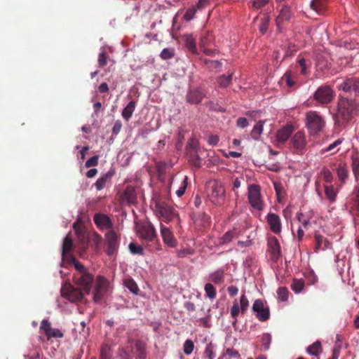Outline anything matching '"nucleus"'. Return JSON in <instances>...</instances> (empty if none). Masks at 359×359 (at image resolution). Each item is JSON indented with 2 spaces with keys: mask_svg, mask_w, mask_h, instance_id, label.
Returning a JSON list of instances; mask_svg holds the SVG:
<instances>
[{
  "mask_svg": "<svg viewBox=\"0 0 359 359\" xmlns=\"http://www.w3.org/2000/svg\"><path fill=\"white\" fill-rule=\"evenodd\" d=\"M71 263L74 265L76 272L74 274L75 284L85 292L89 293L94 280L93 275L81 263L73 256L71 257Z\"/></svg>",
  "mask_w": 359,
  "mask_h": 359,
  "instance_id": "f257e3e1",
  "label": "nucleus"
},
{
  "mask_svg": "<svg viewBox=\"0 0 359 359\" xmlns=\"http://www.w3.org/2000/svg\"><path fill=\"white\" fill-rule=\"evenodd\" d=\"M359 114V104L355 100L340 97L337 105L336 118L338 123H347Z\"/></svg>",
  "mask_w": 359,
  "mask_h": 359,
  "instance_id": "f03ea898",
  "label": "nucleus"
},
{
  "mask_svg": "<svg viewBox=\"0 0 359 359\" xmlns=\"http://www.w3.org/2000/svg\"><path fill=\"white\" fill-rule=\"evenodd\" d=\"M208 196L215 205H222L225 201V189L218 180H211L207 184Z\"/></svg>",
  "mask_w": 359,
  "mask_h": 359,
  "instance_id": "7ed1b4c3",
  "label": "nucleus"
},
{
  "mask_svg": "<svg viewBox=\"0 0 359 359\" xmlns=\"http://www.w3.org/2000/svg\"><path fill=\"white\" fill-rule=\"evenodd\" d=\"M325 126L323 118L316 111H310L306 115V126L311 135H317Z\"/></svg>",
  "mask_w": 359,
  "mask_h": 359,
  "instance_id": "20e7f679",
  "label": "nucleus"
},
{
  "mask_svg": "<svg viewBox=\"0 0 359 359\" xmlns=\"http://www.w3.org/2000/svg\"><path fill=\"white\" fill-rule=\"evenodd\" d=\"M248 199L250 205L257 210L264 209V202L261 196V187L257 184H251L248 187Z\"/></svg>",
  "mask_w": 359,
  "mask_h": 359,
  "instance_id": "39448f33",
  "label": "nucleus"
},
{
  "mask_svg": "<svg viewBox=\"0 0 359 359\" xmlns=\"http://www.w3.org/2000/svg\"><path fill=\"white\" fill-rule=\"evenodd\" d=\"M313 97L318 104L325 106L333 101L335 93L329 86H321L317 88Z\"/></svg>",
  "mask_w": 359,
  "mask_h": 359,
  "instance_id": "423d86ee",
  "label": "nucleus"
},
{
  "mask_svg": "<svg viewBox=\"0 0 359 359\" xmlns=\"http://www.w3.org/2000/svg\"><path fill=\"white\" fill-rule=\"evenodd\" d=\"M83 290L79 287L76 288L70 283H65L61 287V294L71 302H76L83 299L85 294Z\"/></svg>",
  "mask_w": 359,
  "mask_h": 359,
  "instance_id": "0eeeda50",
  "label": "nucleus"
},
{
  "mask_svg": "<svg viewBox=\"0 0 359 359\" xmlns=\"http://www.w3.org/2000/svg\"><path fill=\"white\" fill-rule=\"evenodd\" d=\"M338 88L351 95H359V79L355 77L346 78L338 84Z\"/></svg>",
  "mask_w": 359,
  "mask_h": 359,
  "instance_id": "6e6552de",
  "label": "nucleus"
},
{
  "mask_svg": "<svg viewBox=\"0 0 359 359\" xmlns=\"http://www.w3.org/2000/svg\"><path fill=\"white\" fill-rule=\"evenodd\" d=\"M291 149L293 152L302 154L305 151L306 140L305 133L302 131H297L292 136L290 140Z\"/></svg>",
  "mask_w": 359,
  "mask_h": 359,
  "instance_id": "1a4fd4ad",
  "label": "nucleus"
},
{
  "mask_svg": "<svg viewBox=\"0 0 359 359\" xmlns=\"http://www.w3.org/2000/svg\"><path fill=\"white\" fill-rule=\"evenodd\" d=\"M248 307L249 301L245 294L243 293L240 298V302L238 303L237 302H234L231 309V316L233 318V322L232 323L233 325H236L237 323V317L239 312L241 311L242 314L245 313Z\"/></svg>",
  "mask_w": 359,
  "mask_h": 359,
  "instance_id": "9d476101",
  "label": "nucleus"
},
{
  "mask_svg": "<svg viewBox=\"0 0 359 359\" xmlns=\"http://www.w3.org/2000/svg\"><path fill=\"white\" fill-rule=\"evenodd\" d=\"M252 310L256 314L257 318L261 322L266 321L270 318L269 308L264 305L262 299H258L254 302Z\"/></svg>",
  "mask_w": 359,
  "mask_h": 359,
  "instance_id": "9b49d317",
  "label": "nucleus"
},
{
  "mask_svg": "<svg viewBox=\"0 0 359 359\" xmlns=\"http://www.w3.org/2000/svg\"><path fill=\"white\" fill-rule=\"evenodd\" d=\"M155 210L157 214L163 217L167 222L172 220L174 217L177 216L175 210L163 202L156 201L155 203Z\"/></svg>",
  "mask_w": 359,
  "mask_h": 359,
  "instance_id": "f8f14e48",
  "label": "nucleus"
},
{
  "mask_svg": "<svg viewBox=\"0 0 359 359\" xmlns=\"http://www.w3.org/2000/svg\"><path fill=\"white\" fill-rule=\"evenodd\" d=\"M206 97V92L201 88L190 89L186 96L187 101L191 104H198Z\"/></svg>",
  "mask_w": 359,
  "mask_h": 359,
  "instance_id": "ddd939ff",
  "label": "nucleus"
},
{
  "mask_svg": "<svg viewBox=\"0 0 359 359\" xmlns=\"http://www.w3.org/2000/svg\"><path fill=\"white\" fill-rule=\"evenodd\" d=\"M140 237L147 242H151L156 236V231L151 223H146L141 225L138 229Z\"/></svg>",
  "mask_w": 359,
  "mask_h": 359,
  "instance_id": "4468645a",
  "label": "nucleus"
},
{
  "mask_svg": "<svg viewBox=\"0 0 359 359\" xmlns=\"http://www.w3.org/2000/svg\"><path fill=\"white\" fill-rule=\"evenodd\" d=\"M107 241L106 252L108 255H112L117 250L118 245V236L114 230H109L105 234Z\"/></svg>",
  "mask_w": 359,
  "mask_h": 359,
  "instance_id": "2eb2a0df",
  "label": "nucleus"
},
{
  "mask_svg": "<svg viewBox=\"0 0 359 359\" xmlns=\"http://www.w3.org/2000/svg\"><path fill=\"white\" fill-rule=\"evenodd\" d=\"M266 219L271 231L276 234H280L282 231V224L280 217L275 213L269 212L266 215Z\"/></svg>",
  "mask_w": 359,
  "mask_h": 359,
  "instance_id": "dca6fc26",
  "label": "nucleus"
},
{
  "mask_svg": "<svg viewBox=\"0 0 359 359\" xmlns=\"http://www.w3.org/2000/svg\"><path fill=\"white\" fill-rule=\"evenodd\" d=\"M93 220L96 226L101 230L112 228V222L106 215L97 213L94 215Z\"/></svg>",
  "mask_w": 359,
  "mask_h": 359,
  "instance_id": "f3484780",
  "label": "nucleus"
},
{
  "mask_svg": "<svg viewBox=\"0 0 359 359\" xmlns=\"http://www.w3.org/2000/svg\"><path fill=\"white\" fill-rule=\"evenodd\" d=\"M161 234L163 241L166 245L172 248L177 245V241L175 238L172 233L163 224L161 225Z\"/></svg>",
  "mask_w": 359,
  "mask_h": 359,
  "instance_id": "a211bd4d",
  "label": "nucleus"
},
{
  "mask_svg": "<svg viewBox=\"0 0 359 359\" xmlns=\"http://www.w3.org/2000/svg\"><path fill=\"white\" fill-rule=\"evenodd\" d=\"M294 131V127L292 125H286L277 131L276 138L278 143H285L290 137Z\"/></svg>",
  "mask_w": 359,
  "mask_h": 359,
  "instance_id": "6ab92c4d",
  "label": "nucleus"
},
{
  "mask_svg": "<svg viewBox=\"0 0 359 359\" xmlns=\"http://www.w3.org/2000/svg\"><path fill=\"white\" fill-rule=\"evenodd\" d=\"M267 245L272 258L278 259L280 255V246L278 239L275 236L269 238Z\"/></svg>",
  "mask_w": 359,
  "mask_h": 359,
  "instance_id": "aec40b11",
  "label": "nucleus"
},
{
  "mask_svg": "<svg viewBox=\"0 0 359 359\" xmlns=\"http://www.w3.org/2000/svg\"><path fill=\"white\" fill-rule=\"evenodd\" d=\"M114 175V170H109L106 173L102 175L94 184L96 189L100 191L103 189L108 183L111 182V180Z\"/></svg>",
  "mask_w": 359,
  "mask_h": 359,
  "instance_id": "412c9836",
  "label": "nucleus"
},
{
  "mask_svg": "<svg viewBox=\"0 0 359 359\" xmlns=\"http://www.w3.org/2000/svg\"><path fill=\"white\" fill-rule=\"evenodd\" d=\"M291 16L292 13L290 8L288 6L284 5L276 19L278 28L280 29L281 24L285 21L289 20L291 18Z\"/></svg>",
  "mask_w": 359,
  "mask_h": 359,
  "instance_id": "4be33fe9",
  "label": "nucleus"
},
{
  "mask_svg": "<svg viewBox=\"0 0 359 359\" xmlns=\"http://www.w3.org/2000/svg\"><path fill=\"white\" fill-rule=\"evenodd\" d=\"M316 246L315 252H317L319 250H325L331 247L330 242L323 236L316 233L315 234Z\"/></svg>",
  "mask_w": 359,
  "mask_h": 359,
  "instance_id": "5701e85b",
  "label": "nucleus"
},
{
  "mask_svg": "<svg viewBox=\"0 0 359 359\" xmlns=\"http://www.w3.org/2000/svg\"><path fill=\"white\" fill-rule=\"evenodd\" d=\"M185 47L192 54L198 55V52L196 48V39L192 34H184L182 36Z\"/></svg>",
  "mask_w": 359,
  "mask_h": 359,
  "instance_id": "b1692460",
  "label": "nucleus"
},
{
  "mask_svg": "<svg viewBox=\"0 0 359 359\" xmlns=\"http://www.w3.org/2000/svg\"><path fill=\"white\" fill-rule=\"evenodd\" d=\"M122 198L123 201L128 204L135 203L137 196L135 188L132 186H128L123 194Z\"/></svg>",
  "mask_w": 359,
  "mask_h": 359,
  "instance_id": "393cba45",
  "label": "nucleus"
},
{
  "mask_svg": "<svg viewBox=\"0 0 359 359\" xmlns=\"http://www.w3.org/2000/svg\"><path fill=\"white\" fill-rule=\"evenodd\" d=\"M134 347L137 354L136 359L147 358V346L145 342L142 340H135Z\"/></svg>",
  "mask_w": 359,
  "mask_h": 359,
  "instance_id": "a878e982",
  "label": "nucleus"
},
{
  "mask_svg": "<svg viewBox=\"0 0 359 359\" xmlns=\"http://www.w3.org/2000/svg\"><path fill=\"white\" fill-rule=\"evenodd\" d=\"M336 172L339 180L344 184L348 177V169L346 163H340L336 169Z\"/></svg>",
  "mask_w": 359,
  "mask_h": 359,
  "instance_id": "bb28decb",
  "label": "nucleus"
},
{
  "mask_svg": "<svg viewBox=\"0 0 359 359\" xmlns=\"http://www.w3.org/2000/svg\"><path fill=\"white\" fill-rule=\"evenodd\" d=\"M199 151H191L187 153L189 162L195 168H201L202 165V158L198 155Z\"/></svg>",
  "mask_w": 359,
  "mask_h": 359,
  "instance_id": "cd10ccee",
  "label": "nucleus"
},
{
  "mask_svg": "<svg viewBox=\"0 0 359 359\" xmlns=\"http://www.w3.org/2000/svg\"><path fill=\"white\" fill-rule=\"evenodd\" d=\"M136 107V102L131 100L122 110L121 115L123 118L128 121L132 116Z\"/></svg>",
  "mask_w": 359,
  "mask_h": 359,
  "instance_id": "c85d7f7f",
  "label": "nucleus"
},
{
  "mask_svg": "<svg viewBox=\"0 0 359 359\" xmlns=\"http://www.w3.org/2000/svg\"><path fill=\"white\" fill-rule=\"evenodd\" d=\"M233 77V73L229 72L228 74H222L217 78L216 82L219 88H226L231 83Z\"/></svg>",
  "mask_w": 359,
  "mask_h": 359,
  "instance_id": "c756f323",
  "label": "nucleus"
},
{
  "mask_svg": "<svg viewBox=\"0 0 359 359\" xmlns=\"http://www.w3.org/2000/svg\"><path fill=\"white\" fill-rule=\"evenodd\" d=\"M201 147L198 140L193 135L188 141L186 146V152L200 151Z\"/></svg>",
  "mask_w": 359,
  "mask_h": 359,
  "instance_id": "7c9ffc66",
  "label": "nucleus"
},
{
  "mask_svg": "<svg viewBox=\"0 0 359 359\" xmlns=\"http://www.w3.org/2000/svg\"><path fill=\"white\" fill-rule=\"evenodd\" d=\"M343 141H344V139H342V138H339V139L336 140L334 142L330 144L329 146L321 150L320 153L322 154H325L326 152H330V154H334L337 153L339 150L338 147L341 144Z\"/></svg>",
  "mask_w": 359,
  "mask_h": 359,
  "instance_id": "2f4dec72",
  "label": "nucleus"
},
{
  "mask_svg": "<svg viewBox=\"0 0 359 359\" xmlns=\"http://www.w3.org/2000/svg\"><path fill=\"white\" fill-rule=\"evenodd\" d=\"M224 271L219 269L210 274V280L215 284H219L223 282Z\"/></svg>",
  "mask_w": 359,
  "mask_h": 359,
  "instance_id": "473e14b6",
  "label": "nucleus"
},
{
  "mask_svg": "<svg viewBox=\"0 0 359 359\" xmlns=\"http://www.w3.org/2000/svg\"><path fill=\"white\" fill-rule=\"evenodd\" d=\"M297 218L298 221L301 223L302 227L305 229H307L309 226L311 224V215L309 214H304L302 212L297 213Z\"/></svg>",
  "mask_w": 359,
  "mask_h": 359,
  "instance_id": "72a5a7b5",
  "label": "nucleus"
},
{
  "mask_svg": "<svg viewBox=\"0 0 359 359\" xmlns=\"http://www.w3.org/2000/svg\"><path fill=\"white\" fill-rule=\"evenodd\" d=\"M305 283L304 280L302 278H294L292 283L291 284V289L292 291L299 294L303 291L304 288Z\"/></svg>",
  "mask_w": 359,
  "mask_h": 359,
  "instance_id": "f704fd0d",
  "label": "nucleus"
},
{
  "mask_svg": "<svg viewBox=\"0 0 359 359\" xmlns=\"http://www.w3.org/2000/svg\"><path fill=\"white\" fill-rule=\"evenodd\" d=\"M123 284L124 286L127 287L133 294H137L139 293V287L133 278L125 279Z\"/></svg>",
  "mask_w": 359,
  "mask_h": 359,
  "instance_id": "c9c22d12",
  "label": "nucleus"
},
{
  "mask_svg": "<svg viewBox=\"0 0 359 359\" xmlns=\"http://www.w3.org/2000/svg\"><path fill=\"white\" fill-rule=\"evenodd\" d=\"M265 121H259L256 123V125L253 127L251 131V136L254 140H258L259 136L261 135L263 131V127Z\"/></svg>",
  "mask_w": 359,
  "mask_h": 359,
  "instance_id": "e433bc0d",
  "label": "nucleus"
},
{
  "mask_svg": "<svg viewBox=\"0 0 359 359\" xmlns=\"http://www.w3.org/2000/svg\"><path fill=\"white\" fill-rule=\"evenodd\" d=\"M73 242L69 234L67 235L63 240L62 247V255L68 254L72 249Z\"/></svg>",
  "mask_w": 359,
  "mask_h": 359,
  "instance_id": "4c0bfd02",
  "label": "nucleus"
},
{
  "mask_svg": "<svg viewBox=\"0 0 359 359\" xmlns=\"http://www.w3.org/2000/svg\"><path fill=\"white\" fill-rule=\"evenodd\" d=\"M320 351L321 344L319 341H315L313 344L310 345L306 349V351L309 354L314 356L318 355Z\"/></svg>",
  "mask_w": 359,
  "mask_h": 359,
  "instance_id": "58836bf2",
  "label": "nucleus"
},
{
  "mask_svg": "<svg viewBox=\"0 0 359 359\" xmlns=\"http://www.w3.org/2000/svg\"><path fill=\"white\" fill-rule=\"evenodd\" d=\"M236 235V232L234 230L229 231L226 232L222 237L219 239L220 245H226L230 243Z\"/></svg>",
  "mask_w": 359,
  "mask_h": 359,
  "instance_id": "ea45409f",
  "label": "nucleus"
},
{
  "mask_svg": "<svg viewBox=\"0 0 359 359\" xmlns=\"http://www.w3.org/2000/svg\"><path fill=\"white\" fill-rule=\"evenodd\" d=\"M215 348L216 346L212 342L208 343L204 351V356L208 358V359H214L215 356Z\"/></svg>",
  "mask_w": 359,
  "mask_h": 359,
  "instance_id": "a19ab883",
  "label": "nucleus"
},
{
  "mask_svg": "<svg viewBox=\"0 0 359 359\" xmlns=\"http://www.w3.org/2000/svg\"><path fill=\"white\" fill-rule=\"evenodd\" d=\"M204 63L211 70L215 69L217 72H220L222 69V63L219 60H210L205 59Z\"/></svg>",
  "mask_w": 359,
  "mask_h": 359,
  "instance_id": "79ce46f5",
  "label": "nucleus"
},
{
  "mask_svg": "<svg viewBox=\"0 0 359 359\" xmlns=\"http://www.w3.org/2000/svg\"><path fill=\"white\" fill-rule=\"evenodd\" d=\"M325 194L330 201H335L337 197V192L335 191L333 186H325Z\"/></svg>",
  "mask_w": 359,
  "mask_h": 359,
  "instance_id": "37998d69",
  "label": "nucleus"
},
{
  "mask_svg": "<svg viewBox=\"0 0 359 359\" xmlns=\"http://www.w3.org/2000/svg\"><path fill=\"white\" fill-rule=\"evenodd\" d=\"M205 296L210 299H213L216 297V290L211 283H206L204 287Z\"/></svg>",
  "mask_w": 359,
  "mask_h": 359,
  "instance_id": "c03bdc74",
  "label": "nucleus"
},
{
  "mask_svg": "<svg viewBox=\"0 0 359 359\" xmlns=\"http://www.w3.org/2000/svg\"><path fill=\"white\" fill-rule=\"evenodd\" d=\"M352 172L354 175L356 181L359 180V158L352 157L351 163Z\"/></svg>",
  "mask_w": 359,
  "mask_h": 359,
  "instance_id": "a18cd8bd",
  "label": "nucleus"
},
{
  "mask_svg": "<svg viewBox=\"0 0 359 359\" xmlns=\"http://www.w3.org/2000/svg\"><path fill=\"white\" fill-rule=\"evenodd\" d=\"M288 294L289 292L286 287H280L277 290L278 299L280 302H286Z\"/></svg>",
  "mask_w": 359,
  "mask_h": 359,
  "instance_id": "49530a36",
  "label": "nucleus"
},
{
  "mask_svg": "<svg viewBox=\"0 0 359 359\" xmlns=\"http://www.w3.org/2000/svg\"><path fill=\"white\" fill-rule=\"evenodd\" d=\"M270 22V16L269 14H264L262 18L259 25V31L264 34L266 32Z\"/></svg>",
  "mask_w": 359,
  "mask_h": 359,
  "instance_id": "de8ad7c7",
  "label": "nucleus"
},
{
  "mask_svg": "<svg viewBox=\"0 0 359 359\" xmlns=\"http://www.w3.org/2000/svg\"><path fill=\"white\" fill-rule=\"evenodd\" d=\"M103 285L100 280L96 285L95 292L94 293L93 299L95 302L99 303L102 298Z\"/></svg>",
  "mask_w": 359,
  "mask_h": 359,
  "instance_id": "09e8293b",
  "label": "nucleus"
},
{
  "mask_svg": "<svg viewBox=\"0 0 359 359\" xmlns=\"http://www.w3.org/2000/svg\"><path fill=\"white\" fill-rule=\"evenodd\" d=\"M197 9L198 8L195 6L188 8L184 15V19L187 22L193 20L195 17Z\"/></svg>",
  "mask_w": 359,
  "mask_h": 359,
  "instance_id": "8fccbe9b",
  "label": "nucleus"
},
{
  "mask_svg": "<svg viewBox=\"0 0 359 359\" xmlns=\"http://www.w3.org/2000/svg\"><path fill=\"white\" fill-rule=\"evenodd\" d=\"M107 58L108 55L107 52L104 50H101V52L99 53L97 59L98 67L100 68H102L106 66L107 63Z\"/></svg>",
  "mask_w": 359,
  "mask_h": 359,
  "instance_id": "3c124183",
  "label": "nucleus"
},
{
  "mask_svg": "<svg viewBox=\"0 0 359 359\" xmlns=\"http://www.w3.org/2000/svg\"><path fill=\"white\" fill-rule=\"evenodd\" d=\"M174 55L175 52L172 48H164L160 53L161 58L164 60L171 59Z\"/></svg>",
  "mask_w": 359,
  "mask_h": 359,
  "instance_id": "603ef678",
  "label": "nucleus"
},
{
  "mask_svg": "<svg viewBox=\"0 0 359 359\" xmlns=\"http://www.w3.org/2000/svg\"><path fill=\"white\" fill-rule=\"evenodd\" d=\"M129 250L133 255H144V250L142 246L137 245L133 243H130L128 245Z\"/></svg>",
  "mask_w": 359,
  "mask_h": 359,
  "instance_id": "864d4df0",
  "label": "nucleus"
},
{
  "mask_svg": "<svg viewBox=\"0 0 359 359\" xmlns=\"http://www.w3.org/2000/svg\"><path fill=\"white\" fill-rule=\"evenodd\" d=\"M271 342V335L269 333H264L262 337V344L265 351L270 348Z\"/></svg>",
  "mask_w": 359,
  "mask_h": 359,
  "instance_id": "5fc2aeb1",
  "label": "nucleus"
},
{
  "mask_svg": "<svg viewBox=\"0 0 359 359\" xmlns=\"http://www.w3.org/2000/svg\"><path fill=\"white\" fill-rule=\"evenodd\" d=\"M320 175L326 182L330 183L332 182L333 175L328 168L324 167L320 171Z\"/></svg>",
  "mask_w": 359,
  "mask_h": 359,
  "instance_id": "6e6d98bb",
  "label": "nucleus"
},
{
  "mask_svg": "<svg viewBox=\"0 0 359 359\" xmlns=\"http://www.w3.org/2000/svg\"><path fill=\"white\" fill-rule=\"evenodd\" d=\"M64 336L63 333L57 328H50V331L46 334L47 338H62Z\"/></svg>",
  "mask_w": 359,
  "mask_h": 359,
  "instance_id": "4d7b16f0",
  "label": "nucleus"
},
{
  "mask_svg": "<svg viewBox=\"0 0 359 359\" xmlns=\"http://www.w3.org/2000/svg\"><path fill=\"white\" fill-rule=\"evenodd\" d=\"M194 345L191 340L187 339L184 343V352L186 355H190L194 351Z\"/></svg>",
  "mask_w": 359,
  "mask_h": 359,
  "instance_id": "13d9d810",
  "label": "nucleus"
},
{
  "mask_svg": "<svg viewBox=\"0 0 359 359\" xmlns=\"http://www.w3.org/2000/svg\"><path fill=\"white\" fill-rule=\"evenodd\" d=\"M223 357H226V359H232L233 358H238L240 357L239 353L233 348H227Z\"/></svg>",
  "mask_w": 359,
  "mask_h": 359,
  "instance_id": "bf43d9fd",
  "label": "nucleus"
},
{
  "mask_svg": "<svg viewBox=\"0 0 359 359\" xmlns=\"http://www.w3.org/2000/svg\"><path fill=\"white\" fill-rule=\"evenodd\" d=\"M282 80L285 81L289 87H292L294 85V81L292 80V74L290 70L284 74Z\"/></svg>",
  "mask_w": 359,
  "mask_h": 359,
  "instance_id": "052dcab7",
  "label": "nucleus"
},
{
  "mask_svg": "<svg viewBox=\"0 0 359 359\" xmlns=\"http://www.w3.org/2000/svg\"><path fill=\"white\" fill-rule=\"evenodd\" d=\"M270 0H251L252 6L255 9H261L264 6H265L267 4H269Z\"/></svg>",
  "mask_w": 359,
  "mask_h": 359,
  "instance_id": "680f3d73",
  "label": "nucleus"
},
{
  "mask_svg": "<svg viewBox=\"0 0 359 359\" xmlns=\"http://www.w3.org/2000/svg\"><path fill=\"white\" fill-rule=\"evenodd\" d=\"M187 180H188V177L187 176L184 177L183 181H182V183L181 184V186L180 187V188L176 191V194L178 197H181L182 196L184 193H185V191L187 189Z\"/></svg>",
  "mask_w": 359,
  "mask_h": 359,
  "instance_id": "e2e57ef3",
  "label": "nucleus"
},
{
  "mask_svg": "<svg viewBox=\"0 0 359 359\" xmlns=\"http://www.w3.org/2000/svg\"><path fill=\"white\" fill-rule=\"evenodd\" d=\"M324 1L323 0H312L311 1V7L316 12H320L323 8Z\"/></svg>",
  "mask_w": 359,
  "mask_h": 359,
  "instance_id": "0e129e2a",
  "label": "nucleus"
},
{
  "mask_svg": "<svg viewBox=\"0 0 359 359\" xmlns=\"http://www.w3.org/2000/svg\"><path fill=\"white\" fill-rule=\"evenodd\" d=\"M100 359H111V351L107 346L102 348Z\"/></svg>",
  "mask_w": 359,
  "mask_h": 359,
  "instance_id": "69168bd1",
  "label": "nucleus"
},
{
  "mask_svg": "<svg viewBox=\"0 0 359 359\" xmlns=\"http://www.w3.org/2000/svg\"><path fill=\"white\" fill-rule=\"evenodd\" d=\"M98 164V156H93L91 158H88L86 163L85 166L86 168H90L92 166H96Z\"/></svg>",
  "mask_w": 359,
  "mask_h": 359,
  "instance_id": "338daca9",
  "label": "nucleus"
},
{
  "mask_svg": "<svg viewBox=\"0 0 359 359\" xmlns=\"http://www.w3.org/2000/svg\"><path fill=\"white\" fill-rule=\"evenodd\" d=\"M51 328L50 323L48 320H43L41 323L40 329L43 330L46 335Z\"/></svg>",
  "mask_w": 359,
  "mask_h": 359,
  "instance_id": "774afa93",
  "label": "nucleus"
}]
</instances>
